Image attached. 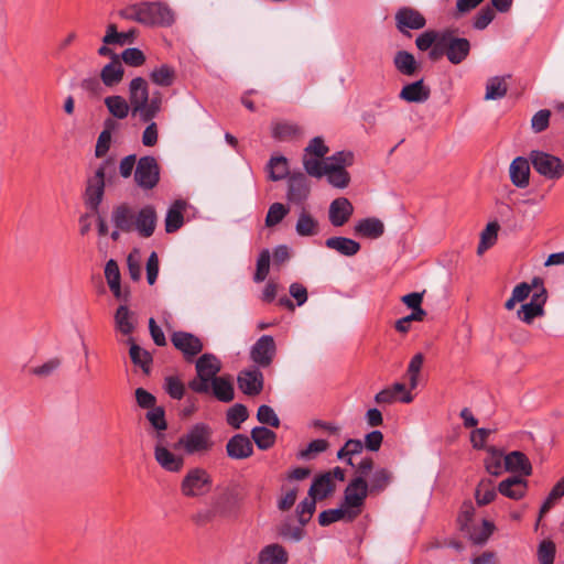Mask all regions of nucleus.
Masks as SVG:
<instances>
[{
	"label": "nucleus",
	"instance_id": "1",
	"mask_svg": "<svg viewBox=\"0 0 564 564\" xmlns=\"http://www.w3.org/2000/svg\"><path fill=\"white\" fill-rule=\"evenodd\" d=\"M119 15L144 25L170 26L175 21L174 12L163 2L134 3L122 9Z\"/></svg>",
	"mask_w": 564,
	"mask_h": 564
},
{
	"label": "nucleus",
	"instance_id": "2",
	"mask_svg": "<svg viewBox=\"0 0 564 564\" xmlns=\"http://www.w3.org/2000/svg\"><path fill=\"white\" fill-rule=\"evenodd\" d=\"M213 429L206 423H196L186 430L174 444V449L188 456H205L214 449Z\"/></svg>",
	"mask_w": 564,
	"mask_h": 564
},
{
	"label": "nucleus",
	"instance_id": "3",
	"mask_svg": "<svg viewBox=\"0 0 564 564\" xmlns=\"http://www.w3.org/2000/svg\"><path fill=\"white\" fill-rule=\"evenodd\" d=\"M354 164V153L350 151H339L325 159L324 176L327 182L337 188H346L350 182V175L346 171L347 166Z\"/></svg>",
	"mask_w": 564,
	"mask_h": 564
},
{
	"label": "nucleus",
	"instance_id": "4",
	"mask_svg": "<svg viewBox=\"0 0 564 564\" xmlns=\"http://www.w3.org/2000/svg\"><path fill=\"white\" fill-rule=\"evenodd\" d=\"M195 368L197 375L188 382V388L196 393H208L210 381L221 370L220 360L213 354H204L197 359Z\"/></svg>",
	"mask_w": 564,
	"mask_h": 564
},
{
	"label": "nucleus",
	"instance_id": "5",
	"mask_svg": "<svg viewBox=\"0 0 564 564\" xmlns=\"http://www.w3.org/2000/svg\"><path fill=\"white\" fill-rule=\"evenodd\" d=\"M213 486L212 475L203 467L189 468L180 484L181 495L185 498H200L206 496Z\"/></svg>",
	"mask_w": 564,
	"mask_h": 564
},
{
	"label": "nucleus",
	"instance_id": "6",
	"mask_svg": "<svg viewBox=\"0 0 564 564\" xmlns=\"http://www.w3.org/2000/svg\"><path fill=\"white\" fill-rule=\"evenodd\" d=\"M529 160L534 171L546 180L557 181L564 176V162L556 155L532 150Z\"/></svg>",
	"mask_w": 564,
	"mask_h": 564
},
{
	"label": "nucleus",
	"instance_id": "7",
	"mask_svg": "<svg viewBox=\"0 0 564 564\" xmlns=\"http://www.w3.org/2000/svg\"><path fill=\"white\" fill-rule=\"evenodd\" d=\"M238 498V492L235 487H227L224 492L215 500L212 510H200L194 517L193 520L202 525L210 522L216 516L228 517L232 512L230 506Z\"/></svg>",
	"mask_w": 564,
	"mask_h": 564
},
{
	"label": "nucleus",
	"instance_id": "8",
	"mask_svg": "<svg viewBox=\"0 0 564 564\" xmlns=\"http://www.w3.org/2000/svg\"><path fill=\"white\" fill-rule=\"evenodd\" d=\"M440 45L444 46L447 59L454 65L464 62L469 55L471 47L467 39L455 36V31L449 29L441 31Z\"/></svg>",
	"mask_w": 564,
	"mask_h": 564
},
{
	"label": "nucleus",
	"instance_id": "9",
	"mask_svg": "<svg viewBox=\"0 0 564 564\" xmlns=\"http://www.w3.org/2000/svg\"><path fill=\"white\" fill-rule=\"evenodd\" d=\"M109 161L102 162L95 171L94 175L88 177L85 189V204L88 208L97 212L105 193V176Z\"/></svg>",
	"mask_w": 564,
	"mask_h": 564
},
{
	"label": "nucleus",
	"instance_id": "10",
	"mask_svg": "<svg viewBox=\"0 0 564 564\" xmlns=\"http://www.w3.org/2000/svg\"><path fill=\"white\" fill-rule=\"evenodd\" d=\"M369 492L367 480L362 479V477H355L344 491L343 505L349 511L355 512L357 518L361 513Z\"/></svg>",
	"mask_w": 564,
	"mask_h": 564
},
{
	"label": "nucleus",
	"instance_id": "11",
	"mask_svg": "<svg viewBox=\"0 0 564 564\" xmlns=\"http://www.w3.org/2000/svg\"><path fill=\"white\" fill-rule=\"evenodd\" d=\"M135 183L144 189H152L160 180V169L153 156H142L135 166Z\"/></svg>",
	"mask_w": 564,
	"mask_h": 564
},
{
	"label": "nucleus",
	"instance_id": "12",
	"mask_svg": "<svg viewBox=\"0 0 564 564\" xmlns=\"http://www.w3.org/2000/svg\"><path fill=\"white\" fill-rule=\"evenodd\" d=\"M276 354L275 341L272 336H261L251 347L250 358L259 367H269Z\"/></svg>",
	"mask_w": 564,
	"mask_h": 564
},
{
	"label": "nucleus",
	"instance_id": "13",
	"mask_svg": "<svg viewBox=\"0 0 564 564\" xmlns=\"http://www.w3.org/2000/svg\"><path fill=\"white\" fill-rule=\"evenodd\" d=\"M158 214L152 205H144L135 212V218L132 226V232H137L141 238H150L156 228Z\"/></svg>",
	"mask_w": 564,
	"mask_h": 564
},
{
	"label": "nucleus",
	"instance_id": "14",
	"mask_svg": "<svg viewBox=\"0 0 564 564\" xmlns=\"http://www.w3.org/2000/svg\"><path fill=\"white\" fill-rule=\"evenodd\" d=\"M173 346L180 350L186 360H192L202 352L204 346L197 336L187 332H174L171 336Z\"/></svg>",
	"mask_w": 564,
	"mask_h": 564
},
{
	"label": "nucleus",
	"instance_id": "15",
	"mask_svg": "<svg viewBox=\"0 0 564 564\" xmlns=\"http://www.w3.org/2000/svg\"><path fill=\"white\" fill-rule=\"evenodd\" d=\"M395 26L402 34H409V30H421L425 26L426 20L423 14L410 7L400 8L395 15Z\"/></svg>",
	"mask_w": 564,
	"mask_h": 564
},
{
	"label": "nucleus",
	"instance_id": "16",
	"mask_svg": "<svg viewBox=\"0 0 564 564\" xmlns=\"http://www.w3.org/2000/svg\"><path fill=\"white\" fill-rule=\"evenodd\" d=\"M149 86L144 78L135 77L129 84V104L133 117L142 110L149 99Z\"/></svg>",
	"mask_w": 564,
	"mask_h": 564
},
{
	"label": "nucleus",
	"instance_id": "17",
	"mask_svg": "<svg viewBox=\"0 0 564 564\" xmlns=\"http://www.w3.org/2000/svg\"><path fill=\"white\" fill-rule=\"evenodd\" d=\"M354 206L346 197L334 199L328 208V219L334 227L344 226L352 216Z\"/></svg>",
	"mask_w": 564,
	"mask_h": 564
},
{
	"label": "nucleus",
	"instance_id": "18",
	"mask_svg": "<svg viewBox=\"0 0 564 564\" xmlns=\"http://www.w3.org/2000/svg\"><path fill=\"white\" fill-rule=\"evenodd\" d=\"M237 381L239 389L248 395H257L263 389V375L258 368L242 370Z\"/></svg>",
	"mask_w": 564,
	"mask_h": 564
},
{
	"label": "nucleus",
	"instance_id": "19",
	"mask_svg": "<svg viewBox=\"0 0 564 564\" xmlns=\"http://www.w3.org/2000/svg\"><path fill=\"white\" fill-rule=\"evenodd\" d=\"M135 218V210L127 203L116 205L111 212V223L115 228L124 234L132 232V226Z\"/></svg>",
	"mask_w": 564,
	"mask_h": 564
},
{
	"label": "nucleus",
	"instance_id": "20",
	"mask_svg": "<svg viewBox=\"0 0 564 564\" xmlns=\"http://www.w3.org/2000/svg\"><path fill=\"white\" fill-rule=\"evenodd\" d=\"M226 453L231 459H246L253 454V446L248 436L236 434L227 442Z\"/></svg>",
	"mask_w": 564,
	"mask_h": 564
},
{
	"label": "nucleus",
	"instance_id": "21",
	"mask_svg": "<svg viewBox=\"0 0 564 564\" xmlns=\"http://www.w3.org/2000/svg\"><path fill=\"white\" fill-rule=\"evenodd\" d=\"M354 234L361 238L379 239L384 234V224L377 217L362 218L355 224Z\"/></svg>",
	"mask_w": 564,
	"mask_h": 564
},
{
	"label": "nucleus",
	"instance_id": "22",
	"mask_svg": "<svg viewBox=\"0 0 564 564\" xmlns=\"http://www.w3.org/2000/svg\"><path fill=\"white\" fill-rule=\"evenodd\" d=\"M154 458L163 469L170 473H178L184 466L183 456L174 454L161 444L154 447Z\"/></svg>",
	"mask_w": 564,
	"mask_h": 564
},
{
	"label": "nucleus",
	"instance_id": "23",
	"mask_svg": "<svg viewBox=\"0 0 564 564\" xmlns=\"http://www.w3.org/2000/svg\"><path fill=\"white\" fill-rule=\"evenodd\" d=\"M530 160L529 158H516L509 167V175L512 184L519 188H525L530 183Z\"/></svg>",
	"mask_w": 564,
	"mask_h": 564
},
{
	"label": "nucleus",
	"instance_id": "24",
	"mask_svg": "<svg viewBox=\"0 0 564 564\" xmlns=\"http://www.w3.org/2000/svg\"><path fill=\"white\" fill-rule=\"evenodd\" d=\"M310 194V186L304 174H294L289 178L288 199L295 204H303Z\"/></svg>",
	"mask_w": 564,
	"mask_h": 564
},
{
	"label": "nucleus",
	"instance_id": "25",
	"mask_svg": "<svg viewBox=\"0 0 564 564\" xmlns=\"http://www.w3.org/2000/svg\"><path fill=\"white\" fill-rule=\"evenodd\" d=\"M431 95V89L424 85L423 79L406 84L402 87L399 97L408 102H425Z\"/></svg>",
	"mask_w": 564,
	"mask_h": 564
},
{
	"label": "nucleus",
	"instance_id": "26",
	"mask_svg": "<svg viewBox=\"0 0 564 564\" xmlns=\"http://www.w3.org/2000/svg\"><path fill=\"white\" fill-rule=\"evenodd\" d=\"M289 554L286 550L278 544H268L258 554V564H286Z\"/></svg>",
	"mask_w": 564,
	"mask_h": 564
},
{
	"label": "nucleus",
	"instance_id": "27",
	"mask_svg": "<svg viewBox=\"0 0 564 564\" xmlns=\"http://www.w3.org/2000/svg\"><path fill=\"white\" fill-rule=\"evenodd\" d=\"M335 490V481L332 479L330 473H324L314 478L308 496L322 500L332 495Z\"/></svg>",
	"mask_w": 564,
	"mask_h": 564
},
{
	"label": "nucleus",
	"instance_id": "28",
	"mask_svg": "<svg viewBox=\"0 0 564 564\" xmlns=\"http://www.w3.org/2000/svg\"><path fill=\"white\" fill-rule=\"evenodd\" d=\"M325 246L345 257H352L360 251V243L346 237H330L325 240Z\"/></svg>",
	"mask_w": 564,
	"mask_h": 564
},
{
	"label": "nucleus",
	"instance_id": "29",
	"mask_svg": "<svg viewBox=\"0 0 564 564\" xmlns=\"http://www.w3.org/2000/svg\"><path fill=\"white\" fill-rule=\"evenodd\" d=\"M214 397L221 402H230L235 398L234 383L230 377L220 376L210 381Z\"/></svg>",
	"mask_w": 564,
	"mask_h": 564
},
{
	"label": "nucleus",
	"instance_id": "30",
	"mask_svg": "<svg viewBox=\"0 0 564 564\" xmlns=\"http://www.w3.org/2000/svg\"><path fill=\"white\" fill-rule=\"evenodd\" d=\"M505 467L508 471L521 473L524 476H530L532 473L530 460L522 452L519 451H514L506 455Z\"/></svg>",
	"mask_w": 564,
	"mask_h": 564
},
{
	"label": "nucleus",
	"instance_id": "31",
	"mask_svg": "<svg viewBox=\"0 0 564 564\" xmlns=\"http://www.w3.org/2000/svg\"><path fill=\"white\" fill-rule=\"evenodd\" d=\"M186 207V203L183 200H176L167 209L165 216V231L172 234L177 231L184 224L183 212Z\"/></svg>",
	"mask_w": 564,
	"mask_h": 564
},
{
	"label": "nucleus",
	"instance_id": "32",
	"mask_svg": "<svg viewBox=\"0 0 564 564\" xmlns=\"http://www.w3.org/2000/svg\"><path fill=\"white\" fill-rule=\"evenodd\" d=\"M104 104L107 107L109 113L118 120H123L128 117L131 111V106L128 100H126L120 95L108 96L104 99Z\"/></svg>",
	"mask_w": 564,
	"mask_h": 564
},
{
	"label": "nucleus",
	"instance_id": "33",
	"mask_svg": "<svg viewBox=\"0 0 564 564\" xmlns=\"http://www.w3.org/2000/svg\"><path fill=\"white\" fill-rule=\"evenodd\" d=\"M498 490L501 495L517 500L524 496L527 481L519 477H510L499 484Z\"/></svg>",
	"mask_w": 564,
	"mask_h": 564
},
{
	"label": "nucleus",
	"instance_id": "34",
	"mask_svg": "<svg viewBox=\"0 0 564 564\" xmlns=\"http://www.w3.org/2000/svg\"><path fill=\"white\" fill-rule=\"evenodd\" d=\"M100 78L107 87H112L122 80L123 67L117 56H115L110 63L104 66L100 72Z\"/></svg>",
	"mask_w": 564,
	"mask_h": 564
},
{
	"label": "nucleus",
	"instance_id": "35",
	"mask_svg": "<svg viewBox=\"0 0 564 564\" xmlns=\"http://www.w3.org/2000/svg\"><path fill=\"white\" fill-rule=\"evenodd\" d=\"M356 519V513L349 511L344 505L336 509H328L319 513L318 523L322 527L329 525L339 520L351 522Z\"/></svg>",
	"mask_w": 564,
	"mask_h": 564
},
{
	"label": "nucleus",
	"instance_id": "36",
	"mask_svg": "<svg viewBox=\"0 0 564 564\" xmlns=\"http://www.w3.org/2000/svg\"><path fill=\"white\" fill-rule=\"evenodd\" d=\"M272 137L279 141H290L301 135V128L293 122L276 121L271 127Z\"/></svg>",
	"mask_w": 564,
	"mask_h": 564
},
{
	"label": "nucleus",
	"instance_id": "37",
	"mask_svg": "<svg viewBox=\"0 0 564 564\" xmlns=\"http://www.w3.org/2000/svg\"><path fill=\"white\" fill-rule=\"evenodd\" d=\"M295 230L301 237H312L318 234L319 225L315 217L303 208L299 215Z\"/></svg>",
	"mask_w": 564,
	"mask_h": 564
},
{
	"label": "nucleus",
	"instance_id": "38",
	"mask_svg": "<svg viewBox=\"0 0 564 564\" xmlns=\"http://www.w3.org/2000/svg\"><path fill=\"white\" fill-rule=\"evenodd\" d=\"M510 76L490 77L486 83L485 100H498L503 98L508 93L507 79Z\"/></svg>",
	"mask_w": 564,
	"mask_h": 564
},
{
	"label": "nucleus",
	"instance_id": "39",
	"mask_svg": "<svg viewBox=\"0 0 564 564\" xmlns=\"http://www.w3.org/2000/svg\"><path fill=\"white\" fill-rule=\"evenodd\" d=\"M393 63L395 68L405 76H413L419 69V64L414 56L406 51L397 52Z\"/></svg>",
	"mask_w": 564,
	"mask_h": 564
},
{
	"label": "nucleus",
	"instance_id": "40",
	"mask_svg": "<svg viewBox=\"0 0 564 564\" xmlns=\"http://www.w3.org/2000/svg\"><path fill=\"white\" fill-rule=\"evenodd\" d=\"M104 124L105 129L100 132L95 148V155L97 158H102L108 152L111 142V131L117 127V122L112 118L106 119Z\"/></svg>",
	"mask_w": 564,
	"mask_h": 564
},
{
	"label": "nucleus",
	"instance_id": "41",
	"mask_svg": "<svg viewBox=\"0 0 564 564\" xmlns=\"http://www.w3.org/2000/svg\"><path fill=\"white\" fill-rule=\"evenodd\" d=\"M162 108V95L160 91L152 94V97L142 107V110L138 113L139 119L142 122H150L153 120Z\"/></svg>",
	"mask_w": 564,
	"mask_h": 564
},
{
	"label": "nucleus",
	"instance_id": "42",
	"mask_svg": "<svg viewBox=\"0 0 564 564\" xmlns=\"http://www.w3.org/2000/svg\"><path fill=\"white\" fill-rule=\"evenodd\" d=\"M129 343H130L129 355H130L132 362L135 366H139L143 370L144 373H149L150 369H151V364H152L151 354L148 350L141 348L139 345L134 344L132 341V339H129Z\"/></svg>",
	"mask_w": 564,
	"mask_h": 564
},
{
	"label": "nucleus",
	"instance_id": "43",
	"mask_svg": "<svg viewBox=\"0 0 564 564\" xmlns=\"http://www.w3.org/2000/svg\"><path fill=\"white\" fill-rule=\"evenodd\" d=\"M116 328L123 335H130L134 329L133 314L126 305H120L115 314Z\"/></svg>",
	"mask_w": 564,
	"mask_h": 564
},
{
	"label": "nucleus",
	"instance_id": "44",
	"mask_svg": "<svg viewBox=\"0 0 564 564\" xmlns=\"http://www.w3.org/2000/svg\"><path fill=\"white\" fill-rule=\"evenodd\" d=\"M499 228L500 226L497 221L487 224L486 228L480 234V241L477 248L478 256H481L497 242Z\"/></svg>",
	"mask_w": 564,
	"mask_h": 564
},
{
	"label": "nucleus",
	"instance_id": "45",
	"mask_svg": "<svg viewBox=\"0 0 564 564\" xmlns=\"http://www.w3.org/2000/svg\"><path fill=\"white\" fill-rule=\"evenodd\" d=\"M392 480V473L387 468H378L370 476L368 489L371 494L383 491Z\"/></svg>",
	"mask_w": 564,
	"mask_h": 564
},
{
	"label": "nucleus",
	"instance_id": "46",
	"mask_svg": "<svg viewBox=\"0 0 564 564\" xmlns=\"http://www.w3.org/2000/svg\"><path fill=\"white\" fill-rule=\"evenodd\" d=\"M251 437L258 448L269 449L273 446L276 435L273 431L264 426H256L251 431Z\"/></svg>",
	"mask_w": 564,
	"mask_h": 564
},
{
	"label": "nucleus",
	"instance_id": "47",
	"mask_svg": "<svg viewBox=\"0 0 564 564\" xmlns=\"http://www.w3.org/2000/svg\"><path fill=\"white\" fill-rule=\"evenodd\" d=\"M497 494L494 484L490 479H482L475 492V498L478 506H486L495 500Z\"/></svg>",
	"mask_w": 564,
	"mask_h": 564
},
{
	"label": "nucleus",
	"instance_id": "48",
	"mask_svg": "<svg viewBox=\"0 0 564 564\" xmlns=\"http://www.w3.org/2000/svg\"><path fill=\"white\" fill-rule=\"evenodd\" d=\"M150 78L154 84L167 87L171 86L174 82L175 70L173 69V67L166 64H162L151 72Z\"/></svg>",
	"mask_w": 564,
	"mask_h": 564
},
{
	"label": "nucleus",
	"instance_id": "49",
	"mask_svg": "<svg viewBox=\"0 0 564 564\" xmlns=\"http://www.w3.org/2000/svg\"><path fill=\"white\" fill-rule=\"evenodd\" d=\"M267 167L272 181L283 180L289 173L288 160L282 155L272 156Z\"/></svg>",
	"mask_w": 564,
	"mask_h": 564
},
{
	"label": "nucleus",
	"instance_id": "50",
	"mask_svg": "<svg viewBox=\"0 0 564 564\" xmlns=\"http://www.w3.org/2000/svg\"><path fill=\"white\" fill-rule=\"evenodd\" d=\"M564 496V477L557 481L554 487L551 489L549 496L546 497L545 501L541 506L539 520L536 525L539 524V521L541 518L550 511V509L556 503L557 500H560Z\"/></svg>",
	"mask_w": 564,
	"mask_h": 564
},
{
	"label": "nucleus",
	"instance_id": "51",
	"mask_svg": "<svg viewBox=\"0 0 564 564\" xmlns=\"http://www.w3.org/2000/svg\"><path fill=\"white\" fill-rule=\"evenodd\" d=\"M145 417L150 422L151 426L158 432V437H160L162 432L167 429L165 411L162 406H155L149 410Z\"/></svg>",
	"mask_w": 564,
	"mask_h": 564
},
{
	"label": "nucleus",
	"instance_id": "52",
	"mask_svg": "<svg viewBox=\"0 0 564 564\" xmlns=\"http://www.w3.org/2000/svg\"><path fill=\"white\" fill-rule=\"evenodd\" d=\"M496 18V10L490 6L482 7L473 18L475 30H485Z\"/></svg>",
	"mask_w": 564,
	"mask_h": 564
},
{
	"label": "nucleus",
	"instance_id": "53",
	"mask_svg": "<svg viewBox=\"0 0 564 564\" xmlns=\"http://www.w3.org/2000/svg\"><path fill=\"white\" fill-rule=\"evenodd\" d=\"M316 498L307 497L296 507V516L301 525H305L316 509Z\"/></svg>",
	"mask_w": 564,
	"mask_h": 564
},
{
	"label": "nucleus",
	"instance_id": "54",
	"mask_svg": "<svg viewBox=\"0 0 564 564\" xmlns=\"http://www.w3.org/2000/svg\"><path fill=\"white\" fill-rule=\"evenodd\" d=\"M424 362V356L421 352L415 354L408 366L406 375L409 377L410 389H415L419 384V377Z\"/></svg>",
	"mask_w": 564,
	"mask_h": 564
},
{
	"label": "nucleus",
	"instance_id": "55",
	"mask_svg": "<svg viewBox=\"0 0 564 564\" xmlns=\"http://www.w3.org/2000/svg\"><path fill=\"white\" fill-rule=\"evenodd\" d=\"M495 525L488 520H482L480 527L474 528L469 531V538L475 544H484L487 542L489 536L492 534Z\"/></svg>",
	"mask_w": 564,
	"mask_h": 564
},
{
	"label": "nucleus",
	"instance_id": "56",
	"mask_svg": "<svg viewBox=\"0 0 564 564\" xmlns=\"http://www.w3.org/2000/svg\"><path fill=\"white\" fill-rule=\"evenodd\" d=\"M248 415V410L243 404H235L227 411V423L234 429H239Z\"/></svg>",
	"mask_w": 564,
	"mask_h": 564
},
{
	"label": "nucleus",
	"instance_id": "57",
	"mask_svg": "<svg viewBox=\"0 0 564 564\" xmlns=\"http://www.w3.org/2000/svg\"><path fill=\"white\" fill-rule=\"evenodd\" d=\"M517 315L525 324H531L535 317L544 315V308L533 303H527L521 305L518 310Z\"/></svg>",
	"mask_w": 564,
	"mask_h": 564
},
{
	"label": "nucleus",
	"instance_id": "58",
	"mask_svg": "<svg viewBox=\"0 0 564 564\" xmlns=\"http://www.w3.org/2000/svg\"><path fill=\"white\" fill-rule=\"evenodd\" d=\"M321 158H312L308 154H304L303 156V165L306 171V173L314 177H322L324 176V170L325 169V160L321 161Z\"/></svg>",
	"mask_w": 564,
	"mask_h": 564
},
{
	"label": "nucleus",
	"instance_id": "59",
	"mask_svg": "<svg viewBox=\"0 0 564 564\" xmlns=\"http://www.w3.org/2000/svg\"><path fill=\"white\" fill-rule=\"evenodd\" d=\"M278 534L284 540L299 542L304 538L305 531L301 527H293L289 522H284L278 527Z\"/></svg>",
	"mask_w": 564,
	"mask_h": 564
},
{
	"label": "nucleus",
	"instance_id": "60",
	"mask_svg": "<svg viewBox=\"0 0 564 564\" xmlns=\"http://www.w3.org/2000/svg\"><path fill=\"white\" fill-rule=\"evenodd\" d=\"M270 270V252L262 250L257 260V269L253 276L254 282L260 283L265 280Z\"/></svg>",
	"mask_w": 564,
	"mask_h": 564
},
{
	"label": "nucleus",
	"instance_id": "61",
	"mask_svg": "<svg viewBox=\"0 0 564 564\" xmlns=\"http://www.w3.org/2000/svg\"><path fill=\"white\" fill-rule=\"evenodd\" d=\"M289 209L281 203H274L270 206L267 217L265 225L268 227H273L282 221V219L288 215Z\"/></svg>",
	"mask_w": 564,
	"mask_h": 564
},
{
	"label": "nucleus",
	"instance_id": "62",
	"mask_svg": "<svg viewBox=\"0 0 564 564\" xmlns=\"http://www.w3.org/2000/svg\"><path fill=\"white\" fill-rule=\"evenodd\" d=\"M327 447V441L314 440L306 446V448L299 452L297 457L301 459L308 460L314 458L317 454L325 452Z\"/></svg>",
	"mask_w": 564,
	"mask_h": 564
},
{
	"label": "nucleus",
	"instance_id": "63",
	"mask_svg": "<svg viewBox=\"0 0 564 564\" xmlns=\"http://www.w3.org/2000/svg\"><path fill=\"white\" fill-rule=\"evenodd\" d=\"M164 389L166 393L175 400H181L185 392L183 382L174 376L166 377L164 380Z\"/></svg>",
	"mask_w": 564,
	"mask_h": 564
},
{
	"label": "nucleus",
	"instance_id": "64",
	"mask_svg": "<svg viewBox=\"0 0 564 564\" xmlns=\"http://www.w3.org/2000/svg\"><path fill=\"white\" fill-rule=\"evenodd\" d=\"M555 557V544L550 540H543L538 547L540 564H553Z\"/></svg>",
	"mask_w": 564,
	"mask_h": 564
}]
</instances>
